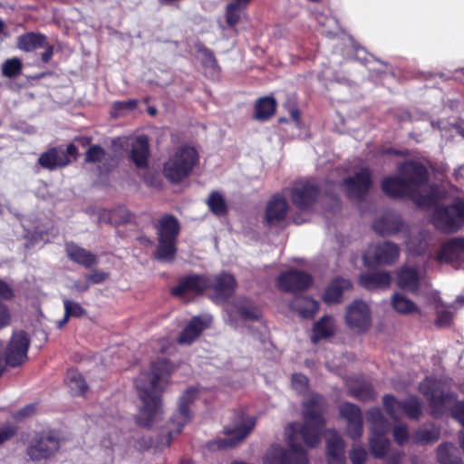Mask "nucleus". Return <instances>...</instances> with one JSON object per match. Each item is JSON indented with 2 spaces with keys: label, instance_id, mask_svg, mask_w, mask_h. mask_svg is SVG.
<instances>
[{
  "label": "nucleus",
  "instance_id": "f257e3e1",
  "mask_svg": "<svg viewBox=\"0 0 464 464\" xmlns=\"http://www.w3.org/2000/svg\"><path fill=\"white\" fill-rule=\"evenodd\" d=\"M325 401L318 394H310L303 403L304 422L291 423L285 428L288 450L273 445L263 459V464H308L306 451L300 445L315 447L321 439L324 426L323 411Z\"/></svg>",
  "mask_w": 464,
  "mask_h": 464
},
{
  "label": "nucleus",
  "instance_id": "f03ea898",
  "mask_svg": "<svg viewBox=\"0 0 464 464\" xmlns=\"http://www.w3.org/2000/svg\"><path fill=\"white\" fill-rule=\"evenodd\" d=\"M173 371L172 365L165 358L151 363L150 372H142L135 385L142 401L137 417V423L147 429L156 428L162 420V409L160 392L167 384Z\"/></svg>",
  "mask_w": 464,
  "mask_h": 464
},
{
  "label": "nucleus",
  "instance_id": "7ed1b4c3",
  "mask_svg": "<svg viewBox=\"0 0 464 464\" xmlns=\"http://www.w3.org/2000/svg\"><path fill=\"white\" fill-rule=\"evenodd\" d=\"M427 179L423 165L409 161L399 167L398 176L384 179L382 188L390 197H409L416 205L426 207L433 202V197L427 192Z\"/></svg>",
  "mask_w": 464,
  "mask_h": 464
},
{
  "label": "nucleus",
  "instance_id": "20e7f679",
  "mask_svg": "<svg viewBox=\"0 0 464 464\" xmlns=\"http://www.w3.org/2000/svg\"><path fill=\"white\" fill-rule=\"evenodd\" d=\"M236 287L235 277L227 273L214 276H190L181 280L172 290V294L184 301H188L192 295L201 294L209 288L213 291L212 299L216 303H224L233 295Z\"/></svg>",
  "mask_w": 464,
  "mask_h": 464
},
{
  "label": "nucleus",
  "instance_id": "39448f33",
  "mask_svg": "<svg viewBox=\"0 0 464 464\" xmlns=\"http://www.w3.org/2000/svg\"><path fill=\"white\" fill-rule=\"evenodd\" d=\"M179 223L172 215H165L158 220V246L155 257L161 262H171L176 255V240L179 234Z\"/></svg>",
  "mask_w": 464,
  "mask_h": 464
},
{
  "label": "nucleus",
  "instance_id": "423d86ee",
  "mask_svg": "<svg viewBox=\"0 0 464 464\" xmlns=\"http://www.w3.org/2000/svg\"><path fill=\"white\" fill-rule=\"evenodd\" d=\"M197 160L198 153L194 148L180 147L165 163L164 175L171 182L181 181L189 175Z\"/></svg>",
  "mask_w": 464,
  "mask_h": 464
},
{
  "label": "nucleus",
  "instance_id": "0eeeda50",
  "mask_svg": "<svg viewBox=\"0 0 464 464\" xmlns=\"http://www.w3.org/2000/svg\"><path fill=\"white\" fill-rule=\"evenodd\" d=\"M367 420L372 424V434L369 439L370 450L375 458H382L390 446V440L386 437L390 429L389 423L378 408L368 411Z\"/></svg>",
  "mask_w": 464,
  "mask_h": 464
},
{
  "label": "nucleus",
  "instance_id": "6e6552de",
  "mask_svg": "<svg viewBox=\"0 0 464 464\" xmlns=\"http://www.w3.org/2000/svg\"><path fill=\"white\" fill-rule=\"evenodd\" d=\"M419 391L429 401L434 416L440 415L455 400L452 393L444 392L440 381L430 377L420 383Z\"/></svg>",
  "mask_w": 464,
  "mask_h": 464
},
{
  "label": "nucleus",
  "instance_id": "1a4fd4ad",
  "mask_svg": "<svg viewBox=\"0 0 464 464\" xmlns=\"http://www.w3.org/2000/svg\"><path fill=\"white\" fill-rule=\"evenodd\" d=\"M431 220L442 232H456L464 223V202L456 199L450 206L438 207L433 212Z\"/></svg>",
  "mask_w": 464,
  "mask_h": 464
},
{
  "label": "nucleus",
  "instance_id": "9d476101",
  "mask_svg": "<svg viewBox=\"0 0 464 464\" xmlns=\"http://www.w3.org/2000/svg\"><path fill=\"white\" fill-rule=\"evenodd\" d=\"M60 448L58 437L53 432L36 434L27 449L30 459L36 462L45 461L53 457Z\"/></svg>",
  "mask_w": 464,
  "mask_h": 464
},
{
  "label": "nucleus",
  "instance_id": "9b49d317",
  "mask_svg": "<svg viewBox=\"0 0 464 464\" xmlns=\"http://www.w3.org/2000/svg\"><path fill=\"white\" fill-rule=\"evenodd\" d=\"M386 412L397 420L401 414L411 420H418L421 415V401L416 396H410L405 401H398L394 396L387 394L382 399Z\"/></svg>",
  "mask_w": 464,
  "mask_h": 464
},
{
  "label": "nucleus",
  "instance_id": "f8f14e48",
  "mask_svg": "<svg viewBox=\"0 0 464 464\" xmlns=\"http://www.w3.org/2000/svg\"><path fill=\"white\" fill-rule=\"evenodd\" d=\"M256 420L251 416L243 413L237 414L231 424L225 428V433L228 438L221 440L218 447L229 448L234 447L243 440L253 430Z\"/></svg>",
  "mask_w": 464,
  "mask_h": 464
},
{
  "label": "nucleus",
  "instance_id": "ddd939ff",
  "mask_svg": "<svg viewBox=\"0 0 464 464\" xmlns=\"http://www.w3.org/2000/svg\"><path fill=\"white\" fill-rule=\"evenodd\" d=\"M399 256V246L394 243L384 241L370 246L363 255V262L365 266L392 265Z\"/></svg>",
  "mask_w": 464,
  "mask_h": 464
},
{
  "label": "nucleus",
  "instance_id": "4468645a",
  "mask_svg": "<svg viewBox=\"0 0 464 464\" xmlns=\"http://www.w3.org/2000/svg\"><path fill=\"white\" fill-rule=\"evenodd\" d=\"M345 323L353 331L361 333L366 331L372 324V314L369 305L355 300L346 307Z\"/></svg>",
  "mask_w": 464,
  "mask_h": 464
},
{
  "label": "nucleus",
  "instance_id": "2eb2a0df",
  "mask_svg": "<svg viewBox=\"0 0 464 464\" xmlns=\"http://www.w3.org/2000/svg\"><path fill=\"white\" fill-rule=\"evenodd\" d=\"M198 390L188 388L179 398L178 410L171 418V423L176 427L174 430L169 432L167 445H169L173 433L175 435L181 432L182 428L190 420L189 404L196 399Z\"/></svg>",
  "mask_w": 464,
  "mask_h": 464
},
{
  "label": "nucleus",
  "instance_id": "dca6fc26",
  "mask_svg": "<svg viewBox=\"0 0 464 464\" xmlns=\"http://www.w3.org/2000/svg\"><path fill=\"white\" fill-rule=\"evenodd\" d=\"M30 341L24 331L14 332L5 353V362L12 367L18 366L27 360Z\"/></svg>",
  "mask_w": 464,
  "mask_h": 464
},
{
  "label": "nucleus",
  "instance_id": "f3484780",
  "mask_svg": "<svg viewBox=\"0 0 464 464\" xmlns=\"http://www.w3.org/2000/svg\"><path fill=\"white\" fill-rule=\"evenodd\" d=\"M319 189L312 180L300 181L291 189L293 204L300 210H307L315 202Z\"/></svg>",
  "mask_w": 464,
  "mask_h": 464
},
{
  "label": "nucleus",
  "instance_id": "a211bd4d",
  "mask_svg": "<svg viewBox=\"0 0 464 464\" xmlns=\"http://www.w3.org/2000/svg\"><path fill=\"white\" fill-rule=\"evenodd\" d=\"M372 185L371 172L367 168H361L351 177L343 179V186L348 198L360 199L369 190Z\"/></svg>",
  "mask_w": 464,
  "mask_h": 464
},
{
  "label": "nucleus",
  "instance_id": "6ab92c4d",
  "mask_svg": "<svg viewBox=\"0 0 464 464\" xmlns=\"http://www.w3.org/2000/svg\"><path fill=\"white\" fill-rule=\"evenodd\" d=\"M312 284V277L304 272L290 270L281 274L277 278V285L285 292H296L306 289Z\"/></svg>",
  "mask_w": 464,
  "mask_h": 464
},
{
  "label": "nucleus",
  "instance_id": "aec40b11",
  "mask_svg": "<svg viewBox=\"0 0 464 464\" xmlns=\"http://www.w3.org/2000/svg\"><path fill=\"white\" fill-rule=\"evenodd\" d=\"M326 457L328 464H345L344 441L335 430H327Z\"/></svg>",
  "mask_w": 464,
  "mask_h": 464
},
{
  "label": "nucleus",
  "instance_id": "412c9836",
  "mask_svg": "<svg viewBox=\"0 0 464 464\" xmlns=\"http://www.w3.org/2000/svg\"><path fill=\"white\" fill-rule=\"evenodd\" d=\"M372 227L379 235L391 236L403 230L405 225L398 214L387 212L373 222Z\"/></svg>",
  "mask_w": 464,
  "mask_h": 464
},
{
  "label": "nucleus",
  "instance_id": "4be33fe9",
  "mask_svg": "<svg viewBox=\"0 0 464 464\" xmlns=\"http://www.w3.org/2000/svg\"><path fill=\"white\" fill-rule=\"evenodd\" d=\"M130 155L137 168L144 169L148 166L150 155L149 139L145 135L134 137L130 143Z\"/></svg>",
  "mask_w": 464,
  "mask_h": 464
},
{
  "label": "nucleus",
  "instance_id": "5701e85b",
  "mask_svg": "<svg viewBox=\"0 0 464 464\" xmlns=\"http://www.w3.org/2000/svg\"><path fill=\"white\" fill-rule=\"evenodd\" d=\"M212 322V317L210 315H203V316H196L194 317L183 330L181 334L179 337V343L181 344H189L196 338H198L200 334L209 326Z\"/></svg>",
  "mask_w": 464,
  "mask_h": 464
},
{
  "label": "nucleus",
  "instance_id": "b1692460",
  "mask_svg": "<svg viewBox=\"0 0 464 464\" xmlns=\"http://www.w3.org/2000/svg\"><path fill=\"white\" fill-rule=\"evenodd\" d=\"M212 322V317L210 315H203V316H196L194 317L183 330L181 334L179 337V343L181 344H189L196 338H198L200 334L209 326Z\"/></svg>",
  "mask_w": 464,
  "mask_h": 464
},
{
  "label": "nucleus",
  "instance_id": "393cba45",
  "mask_svg": "<svg viewBox=\"0 0 464 464\" xmlns=\"http://www.w3.org/2000/svg\"><path fill=\"white\" fill-rule=\"evenodd\" d=\"M464 258V239L453 238L445 243L437 255L440 262L453 263Z\"/></svg>",
  "mask_w": 464,
  "mask_h": 464
},
{
  "label": "nucleus",
  "instance_id": "a878e982",
  "mask_svg": "<svg viewBox=\"0 0 464 464\" xmlns=\"http://www.w3.org/2000/svg\"><path fill=\"white\" fill-rule=\"evenodd\" d=\"M288 210V205L281 196H275L267 204L266 218L268 224H277L285 219Z\"/></svg>",
  "mask_w": 464,
  "mask_h": 464
},
{
  "label": "nucleus",
  "instance_id": "bb28decb",
  "mask_svg": "<svg viewBox=\"0 0 464 464\" xmlns=\"http://www.w3.org/2000/svg\"><path fill=\"white\" fill-rule=\"evenodd\" d=\"M420 280V274L414 267L405 266L397 272V285L411 293L419 289Z\"/></svg>",
  "mask_w": 464,
  "mask_h": 464
},
{
  "label": "nucleus",
  "instance_id": "cd10ccee",
  "mask_svg": "<svg viewBox=\"0 0 464 464\" xmlns=\"http://www.w3.org/2000/svg\"><path fill=\"white\" fill-rule=\"evenodd\" d=\"M227 311L231 321L233 320L234 314L236 313L240 314V316L246 320H257L260 316L258 309L245 297L238 298L233 305L228 304Z\"/></svg>",
  "mask_w": 464,
  "mask_h": 464
},
{
  "label": "nucleus",
  "instance_id": "c85d7f7f",
  "mask_svg": "<svg viewBox=\"0 0 464 464\" xmlns=\"http://www.w3.org/2000/svg\"><path fill=\"white\" fill-rule=\"evenodd\" d=\"M38 162L43 168L53 170L67 166L70 160L67 159L66 153H63L62 150L53 148L42 153Z\"/></svg>",
  "mask_w": 464,
  "mask_h": 464
},
{
  "label": "nucleus",
  "instance_id": "c756f323",
  "mask_svg": "<svg viewBox=\"0 0 464 464\" xmlns=\"http://www.w3.org/2000/svg\"><path fill=\"white\" fill-rule=\"evenodd\" d=\"M359 282L368 290L382 289L390 286L392 276L387 271L367 273L360 276Z\"/></svg>",
  "mask_w": 464,
  "mask_h": 464
},
{
  "label": "nucleus",
  "instance_id": "7c9ffc66",
  "mask_svg": "<svg viewBox=\"0 0 464 464\" xmlns=\"http://www.w3.org/2000/svg\"><path fill=\"white\" fill-rule=\"evenodd\" d=\"M351 282L345 278H336L333 280L325 289L324 301L327 304H335L341 302L342 295L344 291L350 289Z\"/></svg>",
  "mask_w": 464,
  "mask_h": 464
},
{
  "label": "nucleus",
  "instance_id": "2f4dec72",
  "mask_svg": "<svg viewBox=\"0 0 464 464\" xmlns=\"http://www.w3.org/2000/svg\"><path fill=\"white\" fill-rule=\"evenodd\" d=\"M66 251L71 260L85 267H91L97 263V259L94 255L73 243H68L66 245Z\"/></svg>",
  "mask_w": 464,
  "mask_h": 464
},
{
  "label": "nucleus",
  "instance_id": "473e14b6",
  "mask_svg": "<svg viewBox=\"0 0 464 464\" xmlns=\"http://www.w3.org/2000/svg\"><path fill=\"white\" fill-rule=\"evenodd\" d=\"M291 308L304 318H312L318 311L319 304L312 298L297 296L292 301Z\"/></svg>",
  "mask_w": 464,
  "mask_h": 464
},
{
  "label": "nucleus",
  "instance_id": "72a5a7b5",
  "mask_svg": "<svg viewBox=\"0 0 464 464\" xmlns=\"http://www.w3.org/2000/svg\"><path fill=\"white\" fill-rule=\"evenodd\" d=\"M46 37L41 34L27 33L18 36L17 47L24 52H33L41 47H45Z\"/></svg>",
  "mask_w": 464,
  "mask_h": 464
},
{
  "label": "nucleus",
  "instance_id": "f704fd0d",
  "mask_svg": "<svg viewBox=\"0 0 464 464\" xmlns=\"http://www.w3.org/2000/svg\"><path fill=\"white\" fill-rule=\"evenodd\" d=\"M437 459L440 464H463L458 449L451 443H443L438 447Z\"/></svg>",
  "mask_w": 464,
  "mask_h": 464
},
{
  "label": "nucleus",
  "instance_id": "c9c22d12",
  "mask_svg": "<svg viewBox=\"0 0 464 464\" xmlns=\"http://www.w3.org/2000/svg\"><path fill=\"white\" fill-rule=\"evenodd\" d=\"M334 319L330 316H324L314 325V334L312 336V341L313 343H317L321 339L331 336L332 334H334Z\"/></svg>",
  "mask_w": 464,
  "mask_h": 464
},
{
  "label": "nucleus",
  "instance_id": "e433bc0d",
  "mask_svg": "<svg viewBox=\"0 0 464 464\" xmlns=\"http://www.w3.org/2000/svg\"><path fill=\"white\" fill-rule=\"evenodd\" d=\"M431 241L432 239L429 234L420 233L407 241L408 249L412 255L425 254L428 247L431 245Z\"/></svg>",
  "mask_w": 464,
  "mask_h": 464
},
{
  "label": "nucleus",
  "instance_id": "4c0bfd02",
  "mask_svg": "<svg viewBox=\"0 0 464 464\" xmlns=\"http://www.w3.org/2000/svg\"><path fill=\"white\" fill-rule=\"evenodd\" d=\"M66 383L74 396L83 395L87 390V384L82 374L76 370H70L67 372Z\"/></svg>",
  "mask_w": 464,
  "mask_h": 464
},
{
  "label": "nucleus",
  "instance_id": "58836bf2",
  "mask_svg": "<svg viewBox=\"0 0 464 464\" xmlns=\"http://www.w3.org/2000/svg\"><path fill=\"white\" fill-rule=\"evenodd\" d=\"M276 111V101L271 97H264L256 104L255 118L259 121L269 119Z\"/></svg>",
  "mask_w": 464,
  "mask_h": 464
},
{
  "label": "nucleus",
  "instance_id": "ea45409f",
  "mask_svg": "<svg viewBox=\"0 0 464 464\" xmlns=\"http://www.w3.org/2000/svg\"><path fill=\"white\" fill-rule=\"evenodd\" d=\"M392 307L400 314L418 313V306L401 294H394L392 299Z\"/></svg>",
  "mask_w": 464,
  "mask_h": 464
},
{
  "label": "nucleus",
  "instance_id": "a19ab883",
  "mask_svg": "<svg viewBox=\"0 0 464 464\" xmlns=\"http://www.w3.org/2000/svg\"><path fill=\"white\" fill-rule=\"evenodd\" d=\"M130 219V214L124 208H118L113 210H102L100 214V220L112 225H119L127 222Z\"/></svg>",
  "mask_w": 464,
  "mask_h": 464
},
{
  "label": "nucleus",
  "instance_id": "79ce46f5",
  "mask_svg": "<svg viewBox=\"0 0 464 464\" xmlns=\"http://www.w3.org/2000/svg\"><path fill=\"white\" fill-rule=\"evenodd\" d=\"M339 411L347 423L362 419V411L359 407L350 402L341 404Z\"/></svg>",
  "mask_w": 464,
  "mask_h": 464
},
{
  "label": "nucleus",
  "instance_id": "37998d69",
  "mask_svg": "<svg viewBox=\"0 0 464 464\" xmlns=\"http://www.w3.org/2000/svg\"><path fill=\"white\" fill-rule=\"evenodd\" d=\"M208 205L210 210L218 216H222L227 212L225 199L222 195L218 192H213L209 195Z\"/></svg>",
  "mask_w": 464,
  "mask_h": 464
},
{
  "label": "nucleus",
  "instance_id": "c03bdc74",
  "mask_svg": "<svg viewBox=\"0 0 464 464\" xmlns=\"http://www.w3.org/2000/svg\"><path fill=\"white\" fill-rule=\"evenodd\" d=\"M22 62L18 58H11L2 64V73L4 76L13 78L21 73Z\"/></svg>",
  "mask_w": 464,
  "mask_h": 464
},
{
  "label": "nucleus",
  "instance_id": "a18cd8bd",
  "mask_svg": "<svg viewBox=\"0 0 464 464\" xmlns=\"http://www.w3.org/2000/svg\"><path fill=\"white\" fill-rule=\"evenodd\" d=\"M440 437V430L436 427L423 428L417 430L414 439L419 442H433Z\"/></svg>",
  "mask_w": 464,
  "mask_h": 464
},
{
  "label": "nucleus",
  "instance_id": "49530a36",
  "mask_svg": "<svg viewBox=\"0 0 464 464\" xmlns=\"http://www.w3.org/2000/svg\"><path fill=\"white\" fill-rule=\"evenodd\" d=\"M244 9L237 6L231 2L226 6L225 18L228 26L233 27L237 24L241 20V14Z\"/></svg>",
  "mask_w": 464,
  "mask_h": 464
},
{
  "label": "nucleus",
  "instance_id": "de8ad7c7",
  "mask_svg": "<svg viewBox=\"0 0 464 464\" xmlns=\"http://www.w3.org/2000/svg\"><path fill=\"white\" fill-rule=\"evenodd\" d=\"M349 457L352 464H364L367 459L368 453L362 445L354 443L351 449Z\"/></svg>",
  "mask_w": 464,
  "mask_h": 464
},
{
  "label": "nucleus",
  "instance_id": "09e8293b",
  "mask_svg": "<svg viewBox=\"0 0 464 464\" xmlns=\"http://www.w3.org/2000/svg\"><path fill=\"white\" fill-rule=\"evenodd\" d=\"M201 63L204 67L210 69L213 72L218 71V63L212 52L208 49L202 48L199 50Z\"/></svg>",
  "mask_w": 464,
  "mask_h": 464
},
{
  "label": "nucleus",
  "instance_id": "8fccbe9b",
  "mask_svg": "<svg viewBox=\"0 0 464 464\" xmlns=\"http://www.w3.org/2000/svg\"><path fill=\"white\" fill-rule=\"evenodd\" d=\"M105 151L99 145H92L89 148L85 155L86 162H101L105 159Z\"/></svg>",
  "mask_w": 464,
  "mask_h": 464
},
{
  "label": "nucleus",
  "instance_id": "3c124183",
  "mask_svg": "<svg viewBox=\"0 0 464 464\" xmlns=\"http://www.w3.org/2000/svg\"><path fill=\"white\" fill-rule=\"evenodd\" d=\"M292 387L298 393H304L308 387V379L301 373H294L292 375Z\"/></svg>",
  "mask_w": 464,
  "mask_h": 464
},
{
  "label": "nucleus",
  "instance_id": "603ef678",
  "mask_svg": "<svg viewBox=\"0 0 464 464\" xmlns=\"http://www.w3.org/2000/svg\"><path fill=\"white\" fill-rule=\"evenodd\" d=\"M362 432V418L346 424V433L351 439L357 440L361 438Z\"/></svg>",
  "mask_w": 464,
  "mask_h": 464
},
{
  "label": "nucleus",
  "instance_id": "864d4df0",
  "mask_svg": "<svg viewBox=\"0 0 464 464\" xmlns=\"http://www.w3.org/2000/svg\"><path fill=\"white\" fill-rule=\"evenodd\" d=\"M351 394L359 400L367 401L374 396V392L371 385L365 384L358 389H352Z\"/></svg>",
  "mask_w": 464,
  "mask_h": 464
},
{
  "label": "nucleus",
  "instance_id": "5fc2aeb1",
  "mask_svg": "<svg viewBox=\"0 0 464 464\" xmlns=\"http://www.w3.org/2000/svg\"><path fill=\"white\" fill-rule=\"evenodd\" d=\"M63 304H64V312L69 316L80 317V316L83 315V314H84V309L81 306L80 304H78L76 302L65 299L63 301Z\"/></svg>",
  "mask_w": 464,
  "mask_h": 464
},
{
  "label": "nucleus",
  "instance_id": "6e6d98bb",
  "mask_svg": "<svg viewBox=\"0 0 464 464\" xmlns=\"http://www.w3.org/2000/svg\"><path fill=\"white\" fill-rule=\"evenodd\" d=\"M392 434L395 442L399 445L404 444L409 439V431L406 425L400 424L395 426L392 430Z\"/></svg>",
  "mask_w": 464,
  "mask_h": 464
},
{
  "label": "nucleus",
  "instance_id": "4d7b16f0",
  "mask_svg": "<svg viewBox=\"0 0 464 464\" xmlns=\"http://www.w3.org/2000/svg\"><path fill=\"white\" fill-rule=\"evenodd\" d=\"M11 324V314L8 307L0 301V329Z\"/></svg>",
  "mask_w": 464,
  "mask_h": 464
},
{
  "label": "nucleus",
  "instance_id": "13d9d810",
  "mask_svg": "<svg viewBox=\"0 0 464 464\" xmlns=\"http://www.w3.org/2000/svg\"><path fill=\"white\" fill-rule=\"evenodd\" d=\"M108 277V274L102 271H94L92 274H89L85 276L87 282H89V285L91 284H101L105 281Z\"/></svg>",
  "mask_w": 464,
  "mask_h": 464
},
{
  "label": "nucleus",
  "instance_id": "bf43d9fd",
  "mask_svg": "<svg viewBox=\"0 0 464 464\" xmlns=\"http://www.w3.org/2000/svg\"><path fill=\"white\" fill-rule=\"evenodd\" d=\"M13 296V288L5 281L0 279V297L5 300H10Z\"/></svg>",
  "mask_w": 464,
  "mask_h": 464
},
{
  "label": "nucleus",
  "instance_id": "052dcab7",
  "mask_svg": "<svg viewBox=\"0 0 464 464\" xmlns=\"http://www.w3.org/2000/svg\"><path fill=\"white\" fill-rule=\"evenodd\" d=\"M452 416L464 426V402H457L452 409Z\"/></svg>",
  "mask_w": 464,
  "mask_h": 464
},
{
  "label": "nucleus",
  "instance_id": "680f3d73",
  "mask_svg": "<svg viewBox=\"0 0 464 464\" xmlns=\"http://www.w3.org/2000/svg\"><path fill=\"white\" fill-rule=\"evenodd\" d=\"M15 433L14 428L11 426L0 427V445L10 440Z\"/></svg>",
  "mask_w": 464,
  "mask_h": 464
},
{
  "label": "nucleus",
  "instance_id": "e2e57ef3",
  "mask_svg": "<svg viewBox=\"0 0 464 464\" xmlns=\"http://www.w3.org/2000/svg\"><path fill=\"white\" fill-rule=\"evenodd\" d=\"M451 320H452L451 313L444 311V312H441L438 315L436 323L439 326H446L450 324Z\"/></svg>",
  "mask_w": 464,
  "mask_h": 464
},
{
  "label": "nucleus",
  "instance_id": "0e129e2a",
  "mask_svg": "<svg viewBox=\"0 0 464 464\" xmlns=\"http://www.w3.org/2000/svg\"><path fill=\"white\" fill-rule=\"evenodd\" d=\"M44 52L42 53V61L44 63H48L53 54V49L46 42H45V47H44Z\"/></svg>",
  "mask_w": 464,
  "mask_h": 464
},
{
  "label": "nucleus",
  "instance_id": "69168bd1",
  "mask_svg": "<svg viewBox=\"0 0 464 464\" xmlns=\"http://www.w3.org/2000/svg\"><path fill=\"white\" fill-rule=\"evenodd\" d=\"M34 411V405H27L18 412V417H28L32 415Z\"/></svg>",
  "mask_w": 464,
  "mask_h": 464
},
{
  "label": "nucleus",
  "instance_id": "338daca9",
  "mask_svg": "<svg viewBox=\"0 0 464 464\" xmlns=\"http://www.w3.org/2000/svg\"><path fill=\"white\" fill-rule=\"evenodd\" d=\"M119 109L128 108L134 109L137 106V102L135 100H130L128 102H121L117 103Z\"/></svg>",
  "mask_w": 464,
  "mask_h": 464
},
{
  "label": "nucleus",
  "instance_id": "774afa93",
  "mask_svg": "<svg viewBox=\"0 0 464 464\" xmlns=\"http://www.w3.org/2000/svg\"><path fill=\"white\" fill-rule=\"evenodd\" d=\"M74 288L78 291H86L89 288V282L78 280L74 283Z\"/></svg>",
  "mask_w": 464,
  "mask_h": 464
}]
</instances>
